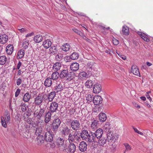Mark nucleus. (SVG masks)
Instances as JSON below:
<instances>
[{"label": "nucleus", "mask_w": 153, "mask_h": 153, "mask_svg": "<svg viewBox=\"0 0 153 153\" xmlns=\"http://www.w3.org/2000/svg\"><path fill=\"white\" fill-rule=\"evenodd\" d=\"M56 144L57 147L61 151H66L67 149V146L65 143L64 140L60 137L58 138L56 141Z\"/></svg>", "instance_id": "f257e3e1"}, {"label": "nucleus", "mask_w": 153, "mask_h": 153, "mask_svg": "<svg viewBox=\"0 0 153 153\" xmlns=\"http://www.w3.org/2000/svg\"><path fill=\"white\" fill-rule=\"evenodd\" d=\"M5 117L4 118L3 117H1V122L2 126L4 128L7 127V124L10 123V115L9 112L7 111L5 112Z\"/></svg>", "instance_id": "f03ea898"}, {"label": "nucleus", "mask_w": 153, "mask_h": 153, "mask_svg": "<svg viewBox=\"0 0 153 153\" xmlns=\"http://www.w3.org/2000/svg\"><path fill=\"white\" fill-rule=\"evenodd\" d=\"M97 65L94 62H88L86 66V71L87 72L94 73L97 70Z\"/></svg>", "instance_id": "7ed1b4c3"}, {"label": "nucleus", "mask_w": 153, "mask_h": 153, "mask_svg": "<svg viewBox=\"0 0 153 153\" xmlns=\"http://www.w3.org/2000/svg\"><path fill=\"white\" fill-rule=\"evenodd\" d=\"M61 123L60 120L59 118L55 119L53 120L51 126L53 133H55L58 131Z\"/></svg>", "instance_id": "20e7f679"}, {"label": "nucleus", "mask_w": 153, "mask_h": 153, "mask_svg": "<svg viewBox=\"0 0 153 153\" xmlns=\"http://www.w3.org/2000/svg\"><path fill=\"white\" fill-rule=\"evenodd\" d=\"M70 126L72 130L77 131L80 127V123L79 121L77 120H72L70 122Z\"/></svg>", "instance_id": "39448f33"}, {"label": "nucleus", "mask_w": 153, "mask_h": 153, "mask_svg": "<svg viewBox=\"0 0 153 153\" xmlns=\"http://www.w3.org/2000/svg\"><path fill=\"white\" fill-rule=\"evenodd\" d=\"M58 107V104L55 101L52 102L49 107V111L52 113L56 112Z\"/></svg>", "instance_id": "423d86ee"}, {"label": "nucleus", "mask_w": 153, "mask_h": 153, "mask_svg": "<svg viewBox=\"0 0 153 153\" xmlns=\"http://www.w3.org/2000/svg\"><path fill=\"white\" fill-rule=\"evenodd\" d=\"M52 132L50 131H47L45 134V140L48 142H51L53 140V135Z\"/></svg>", "instance_id": "0eeeda50"}, {"label": "nucleus", "mask_w": 153, "mask_h": 153, "mask_svg": "<svg viewBox=\"0 0 153 153\" xmlns=\"http://www.w3.org/2000/svg\"><path fill=\"white\" fill-rule=\"evenodd\" d=\"M44 96L41 94H39L34 99V102L36 105H39L42 103L44 100Z\"/></svg>", "instance_id": "6e6552de"}, {"label": "nucleus", "mask_w": 153, "mask_h": 153, "mask_svg": "<svg viewBox=\"0 0 153 153\" xmlns=\"http://www.w3.org/2000/svg\"><path fill=\"white\" fill-rule=\"evenodd\" d=\"M86 141L89 143L94 142L95 143L97 142V140L95 137L94 134V132H91L90 133L88 136V137L87 138Z\"/></svg>", "instance_id": "1a4fd4ad"}, {"label": "nucleus", "mask_w": 153, "mask_h": 153, "mask_svg": "<svg viewBox=\"0 0 153 153\" xmlns=\"http://www.w3.org/2000/svg\"><path fill=\"white\" fill-rule=\"evenodd\" d=\"M93 102L94 104L99 105L102 103V98L100 96H95L93 98Z\"/></svg>", "instance_id": "9d476101"}, {"label": "nucleus", "mask_w": 153, "mask_h": 153, "mask_svg": "<svg viewBox=\"0 0 153 153\" xmlns=\"http://www.w3.org/2000/svg\"><path fill=\"white\" fill-rule=\"evenodd\" d=\"M131 71L134 75L138 76H140L139 71L137 66L135 65H133L131 68Z\"/></svg>", "instance_id": "9b49d317"}, {"label": "nucleus", "mask_w": 153, "mask_h": 153, "mask_svg": "<svg viewBox=\"0 0 153 153\" xmlns=\"http://www.w3.org/2000/svg\"><path fill=\"white\" fill-rule=\"evenodd\" d=\"M103 133V130L102 128H99L96 130L94 134V135L97 140L98 138L102 137Z\"/></svg>", "instance_id": "f8f14e48"}, {"label": "nucleus", "mask_w": 153, "mask_h": 153, "mask_svg": "<svg viewBox=\"0 0 153 153\" xmlns=\"http://www.w3.org/2000/svg\"><path fill=\"white\" fill-rule=\"evenodd\" d=\"M87 145L84 141L80 142L79 146V150L82 152H84L87 149Z\"/></svg>", "instance_id": "ddd939ff"}, {"label": "nucleus", "mask_w": 153, "mask_h": 153, "mask_svg": "<svg viewBox=\"0 0 153 153\" xmlns=\"http://www.w3.org/2000/svg\"><path fill=\"white\" fill-rule=\"evenodd\" d=\"M53 70L56 71H62V66L59 62L55 63L53 66Z\"/></svg>", "instance_id": "4468645a"}, {"label": "nucleus", "mask_w": 153, "mask_h": 153, "mask_svg": "<svg viewBox=\"0 0 153 153\" xmlns=\"http://www.w3.org/2000/svg\"><path fill=\"white\" fill-rule=\"evenodd\" d=\"M101 90V86L100 84H95L93 88V91L94 93L98 94L100 93Z\"/></svg>", "instance_id": "2eb2a0df"}, {"label": "nucleus", "mask_w": 153, "mask_h": 153, "mask_svg": "<svg viewBox=\"0 0 153 153\" xmlns=\"http://www.w3.org/2000/svg\"><path fill=\"white\" fill-rule=\"evenodd\" d=\"M89 134L88 131L87 130H84L82 131L81 136L83 140L86 141Z\"/></svg>", "instance_id": "dca6fc26"}, {"label": "nucleus", "mask_w": 153, "mask_h": 153, "mask_svg": "<svg viewBox=\"0 0 153 153\" xmlns=\"http://www.w3.org/2000/svg\"><path fill=\"white\" fill-rule=\"evenodd\" d=\"M51 113H52L50 111H48L46 113L44 120L45 123H48L51 120Z\"/></svg>", "instance_id": "f3484780"}, {"label": "nucleus", "mask_w": 153, "mask_h": 153, "mask_svg": "<svg viewBox=\"0 0 153 153\" xmlns=\"http://www.w3.org/2000/svg\"><path fill=\"white\" fill-rule=\"evenodd\" d=\"M98 121L94 120L91 123L90 129L92 131H94L98 127Z\"/></svg>", "instance_id": "a211bd4d"}, {"label": "nucleus", "mask_w": 153, "mask_h": 153, "mask_svg": "<svg viewBox=\"0 0 153 153\" xmlns=\"http://www.w3.org/2000/svg\"><path fill=\"white\" fill-rule=\"evenodd\" d=\"M98 117L100 121L102 122H104L107 119L106 115L103 112L100 113Z\"/></svg>", "instance_id": "6ab92c4d"}, {"label": "nucleus", "mask_w": 153, "mask_h": 153, "mask_svg": "<svg viewBox=\"0 0 153 153\" xmlns=\"http://www.w3.org/2000/svg\"><path fill=\"white\" fill-rule=\"evenodd\" d=\"M70 68L72 71H76L79 69V65L77 62L73 63L71 65Z\"/></svg>", "instance_id": "aec40b11"}, {"label": "nucleus", "mask_w": 153, "mask_h": 153, "mask_svg": "<svg viewBox=\"0 0 153 153\" xmlns=\"http://www.w3.org/2000/svg\"><path fill=\"white\" fill-rule=\"evenodd\" d=\"M8 36L5 34L1 35L0 36V42L2 44H4L7 41Z\"/></svg>", "instance_id": "412c9836"}, {"label": "nucleus", "mask_w": 153, "mask_h": 153, "mask_svg": "<svg viewBox=\"0 0 153 153\" xmlns=\"http://www.w3.org/2000/svg\"><path fill=\"white\" fill-rule=\"evenodd\" d=\"M56 95V92L55 91H52L49 94L47 98L48 100V103L49 102H51L53 101Z\"/></svg>", "instance_id": "4be33fe9"}, {"label": "nucleus", "mask_w": 153, "mask_h": 153, "mask_svg": "<svg viewBox=\"0 0 153 153\" xmlns=\"http://www.w3.org/2000/svg\"><path fill=\"white\" fill-rule=\"evenodd\" d=\"M100 138L97 139V141L99 145L103 146L106 143V140L105 138L102 137Z\"/></svg>", "instance_id": "5701e85b"}, {"label": "nucleus", "mask_w": 153, "mask_h": 153, "mask_svg": "<svg viewBox=\"0 0 153 153\" xmlns=\"http://www.w3.org/2000/svg\"><path fill=\"white\" fill-rule=\"evenodd\" d=\"M14 47L11 45H8L6 47V52L8 54L10 55L13 51Z\"/></svg>", "instance_id": "b1692460"}, {"label": "nucleus", "mask_w": 153, "mask_h": 153, "mask_svg": "<svg viewBox=\"0 0 153 153\" xmlns=\"http://www.w3.org/2000/svg\"><path fill=\"white\" fill-rule=\"evenodd\" d=\"M103 128L104 131L108 133H111V126L109 123H106L104 126Z\"/></svg>", "instance_id": "393cba45"}, {"label": "nucleus", "mask_w": 153, "mask_h": 153, "mask_svg": "<svg viewBox=\"0 0 153 153\" xmlns=\"http://www.w3.org/2000/svg\"><path fill=\"white\" fill-rule=\"evenodd\" d=\"M52 84V79L50 77H47L44 82V85L46 87H50Z\"/></svg>", "instance_id": "a878e982"}, {"label": "nucleus", "mask_w": 153, "mask_h": 153, "mask_svg": "<svg viewBox=\"0 0 153 153\" xmlns=\"http://www.w3.org/2000/svg\"><path fill=\"white\" fill-rule=\"evenodd\" d=\"M42 36L41 35L38 34L34 36L33 40L37 43H39L42 40Z\"/></svg>", "instance_id": "bb28decb"}, {"label": "nucleus", "mask_w": 153, "mask_h": 153, "mask_svg": "<svg viewBox=\"0 0 153 153\" xmlns=\"http://www.w3.org/2000/svg\"><path fill=\"white\" fill-rule=\"evenodd\" d=\"M52 44L51 42L49 39H47L44 41L43 45L45 48H48L50 47Z\"/></svg>", "instance_id": "cd10ccee"}, {"label": "nucleus", "mask_w": 153, "mask_h": 153, "mask_svg": "<svg viewBox=\"0 0 153 153\" xmlns=\"http://www.w3.org/2000/svg\"><path fill=\"white\" fill-rule=\"evenodd\" d=\"M76 148L75 145L74 143H70L68 146V149L71 153H74L76 150Z\"/></svg>", "instance_id": "c85d7f7f"}, {"label": "nucleus", "mask_w": 153, "mask_h": 153, "mask_svg": "<svg viewBox=\"0 0 153 153\" xmlns=\"http://www.w3.org/2000/svg\"><path fill=\"white\" fill-rule=\"evenodd\" d=\"M70 48V45L68 43H65L61 46L62 50L64 51H69Z\"/></svg>", "instance_id": "c756f323"}, {"label": "nucleus", "mask_w": 153, "mask_h": 153, "mask_svg": "<svg viewBox=\"0 0 153 153\" xmlns=\"http://www.w3.org/2000/svg\"><path fill=\"white\" fill-rule=\"evenodd\" d=\"M59 75V77L61 79H64L65 77L66 78L67 73H68V70H62L61 71Z\"/></svg>", "instance_id": "7c9ffc66"}, {"label": "nucleus", "mask_w": 153, "mask_h": 153, "mask_svg": "<svg viewBox=\"0 0 153 153\" xmlns=\"http://www.w3.org/2000/svg\"><path fill=\"white\" fill-rule=\"evenodd\" d=\"M70 131V129L67 127L64 128L62 131V135L65 137L68 135Z\"/></svg>", "instance_id": "2f4dec72"}, {"label": "nucleus", "mask_w": 153, "mask_h": 153, "mask_svg": "<svg viewBox=\"0 0 153 153\" xmlns=\"http://www.w3.org/2000/svg\"><path fill=\"white\" fill-rule=\"evenodd\" d=\"M57 51L56 46H53L50 47L49 49V52L51 54H54L56 53Z\"/></svg>", "instance_id": "473e14b6"}, {"label": "nucleus", "mask_w": 153, "mask_h": 153, "mask_svg": "<svg viewBox=\"0 0 153 153\" xmlns=\"http://www.w3.org/2000/svg\"><path fill=\"white\" fill-rule=\"evenodd\" d=\"M31 95L29 93H26L24 96L23 100L25 102H28L30 98Z\"/></svg>", "instance_id": "72a5a7b5"}, {"label": "nucleus", "mask_w": 153, "mask_h": 153, "mask_svg": "<svg viewBox=\"0 0 153 153\" xmlns=\"http://www.w3.org/2000/svg\"><path fill=\"white\" fill-rule=\"evenodd\" d=\"M59 77V73L57 72H55L52 73L51 79L53 80H56Z\"/></svg>", "instance_id": "f704fd0d"}, {"label": "nucleus", "mask_w": 153, "mask_h": 153, "mask_svg": "<svg viewBox=\"0 0 153 153\" xmlns=\"http://www.w3.org/2000/svg\"><path fill=\"white\" fill-rule=\"evenodd\" d=\"M7 61V58L4 56H0V65H4Z\"/></svg>", "instance_id": "c9c22d12"}, {"label": "nucleus", "mask_w": 153, "mask_h": 153, "mask_svg": "<svg viewBox=\"0 0 153 153\" xmlns=\"http://www.w3.org/2000/svg\"><path fill=\"white\" fill-rule=\"evenodd\" d=\"M38 143L39 144L43 143L45 140V137L42 135L38 136L37 137Z\"/></svg>", "instance_id": "e433bc0d"}, {"label": "nucleus", "mask_w": 153, "mask_h": 153, "mask_svg": "<svg viewBox=\"0 0 153 153\" xmlns=\"http://www.w3.org/2000/svg\"><path fill=\"white\" fill-rule=\"evenodd\" d=\"M79 57L78 54L76 52L73 53L70 56V58L73 60L77 59Z\"/></svg>", "instance_id": "4c0bfd02"}, {"label": "nucleus", "mask_w": 153, "mask_h": 153, "mask_svg": "<svg viewBox=\"0 0 153 153\" xmlns=\"http://www.w3.org/2000/svg\"><path fill=\"white\" fill-rule=\"evenodd\" d=\"M63 89V87L61 84H59L56 86L55 88L56 92L58 93L59 92L62 91Z\"/></svg>", "instance_id": "58836bf2"}, {"label": "nucleus", "mask_w": 153, "mask_h": 153, "mask_svg": "<svg viewBox=\"0 0 153 153\" xmlns=\"http://www.w3.org/2000/svg\"><path fill=\"white\" fill-rule=\"evenodd\" d=\"M25 53L24 50L23 49H21L18 52L17 55L18 56L19 58L20 59L24 57Z\"/></svg>", "instance_id": "ea45409f"}, {"label": "nucleus", "mask_w": 153, "mask_h": 153, "mask_svg": "<svg viewBox=\"0 0 153 153\" xmlns=\"http://www.w3.org/2000/svg\"><path fill=\"white\" fill-rule=\"evenodd\" d=\"M122 32L124 35H128L129 32L128 27L126 26H123L122 28Z\"/></svg>", "instance_id": "a19ab883"}, {"label": "nucleus", "mask_w": 153, "mask_h": 153, "mask_svg": "<svg viewBox=\"0 0 153 153\" xmlns=\"http://www.w3.org/2000/svg\"><path fill=\"white\" fill-rule=\"evenodd\" d=\"M85 86L88 88H91L93 84V82L92 81L89 80H88L85 83Z\"/></svg>", "instance_id": "79ce46f5"}, {"label": "nucleus", "mask_w": 153, "mask_h": 153, "mask_svg": "<svg viewBox=\"0 0 153 153\" xmlns=\"http://www.w3.org/2000/svg\"><path fill=\"white\" fill-rule=\"evenodd\" d=\"M42 128L41 127H36L35 132V134L37 136L41 135L42 131Z\"/></svg>", "instance_id": "37998d69"}, {"label": "nucleus", "mask_w": 153, "mask_h": 153, "mask_svg": "<svg viewBox=\"0 0 153 153\" xmlns=\"http://www.w3.org/2000/svg\"><path fill=\"white\" fill-rule=\"evenodd\" d=\"M29 41L27 39H24L23 41L22 46L25 49L27 48L29 45Z\"/></svg>", "instance_id": "c03bdc74"}, {"label": "nucleus", "mask_w": 153, "mask_h": 153, "mask_svg": "<svg viewBox=\"0 0 153 153\" xmlns=\"http://www.w3.org/2000/svg\"><path fill=\"white\" fill-rule=\"evenodd\" d=\"M107 138L108 140H114L115 138V137L114 134H111V133H109L108 134Z\"/></svg>", "instance_id": "a18cd8bd"}, {"label": "nucleus", "mask_w": 153, "mask_h": 153, "mask_svg": "<svg viewBox=\"0 0 153 153\" xmlns=\"http://www.w3.org/2000/svg\"><path fill=\"white\" fill-rule=\"evenodd\" d=\"M74 78V76L71 73H67L66 78L69 81L72 79Z\"/></svg>", "instance_id": "49530a36"}, {"label": "nucleus", "mask_w": 153, "mask_h": 153, "mask_svg": "<svg viewBox=\"0 0 153 153\" xmlns=\"http://www.w3.org/2000/svg\"><path fill=\"white\" fill-rule=\"evenodd\" d=\"M75 137L74 135L72 134H71L70 133L69 134L68 136V140L70 143L71 142H72L74 140V139Z\"/></svg>", "instance_id": "de8ad7c7"}, {"label": "nucleus", "mask_w": 153, "mask_h": 153, "mask_svg": "<svg viewBox=\"0 0 153 153\" xmlns=\"http://www.w3.org/2000/svg\"><path fill=\"white\" fill-rule=\"evenodd\" d=\"M73 30L75 33L77 34L78 35H79L80 36L83 38H84V37L83 33L78 30L76 29H73Z\"/></svg>", "instance_id": "09e8293b"}, {"label": "nucleus", "mask_w": 153, "mask_h": 153, "mask_svg": "<svg viewBox=\"0 0 153 153\" xmlns=\"http://www.w3.org/2000/svg\"><path fill=\"white\" fill-rule=\"evenodd\" d=\"M123 144L126 148L125 150V152L129 151L131 150V147L127 143H125Z\"/></svg>", "instance_id": "8fccbe9b"}, {"label": "nucleus", "mask_w": 153, "mask_h": 153, "mask_svg": "<svg viewBox=\"0 0 153 153\" xmlns=\"http://www.w3.org/2000/svg\"><path fill=\"white\" fill-rule=\"evenodd\" d=\"M45 109L43 108H41L40 110V111L38 114V118H39L41 117L43 115L44 113L45 112Z\"/></svg>", "instance_id": "3c124183"}, {"label": "nucleus", "mask_w": 153, "mask_h": 153, "mask_svg": "<svg viewBox=\"0 0 153 153\" xmlns=\"http://www.w3.org/2000/svg\"><path fill=\"white\" fill-rule=\"evenodd\" d=\"M37 127H41L42 128L43 125V122L42 120H39L37 121Z\"/></svg>", "instance_id": "603ef678"}, {"label": "nucleus", "mask_w": 153, "mask_h": 153, "mask_svg": "<svg viewBox=\"0 0 153 153\" xmlns=\"http://www.w3.org/2000/svg\"><path fill=\"white\" fill-rule=\"evenodd\" d=\"M86 100H87V102H91L92 100L93 101V98L91 95V94H88L86 97Z\"/></svg>", "instance_id": "864d4df0"}, {"label": "nucleus", "mask_w": 153, "mask_h": 153, "mask_svg": "<svg viewBox=\"0 0 153 153\" xmlns=\"http://www.w3.org/2000/svg\"><path fill=\"white\" fill-rule=\"evenodd\" d=\"M62 58V56L61 53H59L56 55V60L58 61L61 60Z\"/></svg>", "instance_id": "5fc2aeb1"}, {"label": "nucleus", "mask_w": 153, "mask_h": 153, "mask_svg": "<svg viewBox=\"0 0 153 153\" xmlns=\"http://www.w3.org/2000/svg\"><path fill=\"white\" fill-rule=\"evenodd\" d=\"M79 75L80 77H82V78H83V77H86L88 74L85 72L83 71L80 72L79 74Z\"/></svg>", "instance_id": "6e6d98bb"}, {"label": "nucleus", "mask_w": 153, "mask_h": 153, "mask_svg": "<svg viewBox=\"0 0 153 153\" xmlns=\"http://www.w3.org/2000/svg\"><path fill=\"white\" fill-rule=\"evenodd\" d=\"M138 34L139 36L141 37V38L144 39L145 38V37L147 35L146 34H144L143 33L141 32H138Z\"/></svg>", "instance_id": "4d7b16f0"}, {"label": "nucleus", "mask_w": 153, "mask_h": 153, "mask_svg": "<svg viewBox=\"0 0 153 153\" xmlns=\"http://www.w3.org/2000/svg\"><path fill=\"white\" fill-rule=\"evenodd\" d=\"M133 129H134V131L142 135H143V133L140 131L136 128H135L134 126L132 127Z\"/></svg>", "instance_id": "13d9d810"}, {"label": "nucleus", "mask_w": 153, "mask_h": 153, "mask_svg": "<svg viewBox=\"0 0 153 153\" xmlns=\"http://www.w3.org/2000/svg\"><path fill=\"white\" fill-rule=\"evenodd\" d=\"M22 78H18L16 81V84L17 85H19L21 83H22Z\"/></svg>", "instance_id": "bf43d9fd"}, {"label": "nucleus", "mask_w": 153, "mask_h": 153, "mask_svg": "<svg viewBox=\"0 0 153 153\" xmlns=\"http://www.w3.org/2000/svg\"><path fill=\"white\" fill-rule=\"evenodd\" d=\"M113 42L114 44L115 45H117L119 43V41L114 38L113 39Z\"/></svg>", "instance_id": "052dcab7"}, {"label": "nucleus", "mask_w": 153, "mask_h": 153, "mask_svg": "<svg viewBox=\"0 0 153 153\" xmlns=\"http://www.w3.org/2000/svg\"><path fill=\"white\" fill-rule=\"evenodd\" d=\"M20 90L19 88H18L17 89L15 94V96L16 97H17L18 96L20 93Z\"/></svg>", "instance_id": "680f3d73"}, {"label": "nucleus", "mask_w": 153, "mask_h": 153, "mask_svg": "<svg viewBox=\"0 0 153 153\" xmlns=\"http://www.w3.org/2000/svg\"><path fill=\"white\" fill-rule=\"evenodd\" d=\"M22 64V62L20 61H19L17 65L16 69L18 70H19Z\"/></svg>", "instance_id": "e2e57ef3"}, {"label": "nucleus", "mask_w": 153, "mask_h": 153, "mask_svg": "<svg viewBox=\"0 0 153 153\" xmlns=\"http://www.w3.org/2000/svg\"><path fill=\"white\" fill-rule=\"evenodd\" d=\"M27 123L28 124H30L32 123V120L31 118H29L27 120Z\"/></svg>", "instance_id": "0e129e2a"}, {"label": "nucleus", "mask_w": 153, "mask_h": 153, "mask_svg": "<svg viewBox=\"0 0 153 153\" xmlns=\"http://www.w3.org/2000/svg\"><path fill=\"white\" fill-rule=\"evenodd\" d=\"M27 108L28 106L22 107H21V110L22 111L25 112L26 111Z\"/></svg>", "instance_id": "69168bd1"}, {"label": "nucleus", "mask_w": 153, "mask_h": 153, "mask_svg": "<svg viewBox=\"0 0 153 153\" xmlns=\"http://www.w3.org/2000/svg\"><path fill=\"white\" fill-rule=\"evenodd\" d=\"M34 34V33L33 32H32L30 33H29L27 34L26 35V37H30V36H31L33 35Z\"/></svg>", "instance_id": "338daca9"}, {"label": "nucleus", "mask_w": 153, "mask_h": 153, "mask_svg": "<svg viewBox=\"0 0 153 153\" xmlns=\"http://www.w3.org/2000/svg\"><path fill=\"white\" fill-rule=\"evenodd\" d=\"M146 96L147 98L149 99L150 101H152V99L150 97L149 95V94L148 93H146Z\"/></svg>", "instance_id": "774afa93"}]
</instances>
